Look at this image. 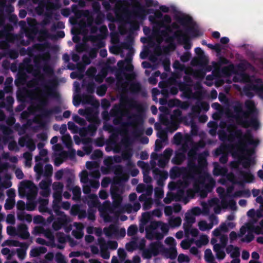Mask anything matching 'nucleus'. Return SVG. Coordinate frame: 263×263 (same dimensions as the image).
<instances>
[{
    "label": "nucleus",
    "instance_id": "nucleus-39",
    "mask_svg": "<svg viewBox=\"0 0 263 263\" xmlns=\"http://www.w3.org/2000/svg\"><path fill=\"white\" fill-rule=\"evenodd\" d=\"M73 194L72 199L74 200H79L80 199L81 195V190L79 186H75L71 189Z\"/></svg>",
    "mask_w": 263,
    "mask_h": 263
},
{
    "label": "nucleus",
    "instance_id": "nucleus-50",
    "mask_svg": "<svg viewBox=\"0 0 263 263\" xmlns=\"http://www.w3.org/2000/svg\"><path fill=\"white\" fill-rule=\"evenodd\" d=\"M152 218V215L149 212H144L142 215L141 222L143 224H147Z\"/></svg>",
    "mask_w": 263,
    "mask_h": 263
},
{
    "label": "nucleus",
    "instance_id": "nucleus-30",
    "mask_svg": "<svg viewBox=\"0 0 263 263\" xmlns=\"http://www.w3.org/2000/svg\"><path fill=\"white\" fill-rule=\"evenodd\" d=\"M104 233L107 237H110L112 234H116L118 232L117 227L114 224H110L108 227L104 228Z\"/></svg>",
    "mask_w": 263,
    "mask_h": 263
},
{
    "label": "nucleus",
    "instance_id": "nucleus-14",
    "mask_svg": "<svg viewBox=\"0 0 263 263\" xmlns=\"http://www.w3.org/2000/svg\"><path fill=\"white\" fill-rule=\"evenodd\" d=\"M187 155L189 157L187 166L190 171L194 174L199 173V167L197 166V165L196 164L194 161L196 156V152L193 150H191L189 152Z\"/></svg>",
    "mask_w": 263,
    "mask_h": 263
},
{
    "label": "nucleus",
    "instance_id": "nucleus-23",
    "mask_svg": "<svg viewBox=\"0 0 263 263\" xmlns=\"http://www.w3.org/2000/svg\"><path fill=\"white\" fill-rule=\"evenodd\" d=\"M236 66L233 64H231L228 66H224L221 69V72L225 76H230L231 74H235L236 73Z\"/></svg>",
    "mask_w": 263,
    "mask_h": 263
},
{
    "label": "nucleus",
    "instance_id": "nucleus-9",
    "mask_svg": "<svg viewBox=\"0 0 263 263\" xmlns=\"http://www.w3.org/2000/svg\"><path fill=\"white\" fill-rule=\"evenodd\" d=\"M160 241L151 242L147 248L141 249L142 257L145 259H150L160 254Z\"/></svg>",
    "mask_w": 263,
    "mask_h": 263
},
{
    "label": "nucleus",
    "instance_id": "nucleus-19",
    "mask_svg": "<svg viewBox=\"0 0 263 263\" xmlns=\"http://www.w3.org/2000/svg\"><path fill=\"white\" fill-rule=\"evenodd\" d=\"M17 235L22 239H27L29 238L30 234L28 231V227L26 224L21 223L18 225Z\"/></svg>",
    "mask_w": 263,
    "mask_h": 263
},
{
    "label": "nucleus",
    "instance_id": "nucleus-17",
    "mask_svg": "<svg viewBox=\"0 0 263 263\" xmlns=\"http://www.w3.org/2000/svg\"><path fill=\"white\" fill-rule=\"evenodd\" d=\"M185 150L179 149L176 151L174 157L172 159V163L176 165H180L186 158Z\"/></svg>",
    "mask_w": 263,
    "mask_h": 263
},
{
    "label": "nucleus",
    "instance_id": "nucleus-51",
    "mask_svg": "<svg viewBox=\"0 0 263 263\" xmlns=\"http://www.w3.org/2000/svg\"><path fill=\"white\" fill-rule=\"evenodd\" d=\"M1 252L3 255L7 256V258L8 259H11L15 254V252L14 251H11L8 248H3Z\"/></svg>",
    "mask_w": 263,
    "mask_h": 263
},
{
    "label": "nucleus",
    "instance_id": "nucleus-35",
    "mask_svg": "<svg viewBox=\"0 0 263 263\" xmlns=\"http://www.w3.org/2000/svg\"><path fill=\"white\" fill-rule=\"evenodd\" d=\"M191 225H183L185 233L186 234L190 233L193 237H197L199 234V231L196 228H191Z\"/></svg>",
    "mask_w": 263,
    "mask_h": 263
},
{
    "label": "nucleus",
    "instance_id": "nucleus-56",
    "mask_svg": "<svg viewBox=\"0 0 263 263\" xmlns=\"http://www.w3.org/2000/svg\"><path fill=\"white\" fill-rule=\"evenodd\" d=\"M118 255L121 261L124 262L126 261L127 254L124 249L119 248L118 250Z\"/></svg>",
    "mask_w": 263,
    "mask_h": 263
},
{
    "label": "nucleus",
    "instance_id": "nucleus-60",
    "mask_svg": "<svg viewBox=\"0 0 263 263\" xmlns=\"http://www.w3.org/2000/svg\"><path fill=\"white\" fill-rule=\"evenodd\" d=\"M105 129L108 130L110 133H112V135L115 136H117L121 132V130L119 129L115 128L111 125H108L105 128Z\"/></svg>",
    "mask_w": 263,
    "mask_h": 263
},
{
    "label": "nucleus",
    "instance_id": "nucleus-63",
    "mask_svg": "<svg viewBox=\"0 0 263 263\" xmlns=\"http://www.w3.org/2000/svg\"><path fill=\"white\" fill-rule=\"evenodd\" d=\"M104 15L102 12L97 13V16L95 20V23L96 25H100L104 22Z\"/></svg>",
    "mask_w": 263,
    "mask_h": 263
},
{
    "label": "nucleus",
    "instance_id": "nucleus-18",
    "mask_svg": "<svg viewBox=\"0 0 263 263\" xmlns=\"http://www.w3.org/2000/svg\"><path fill=\"white\" fill-rule=\"evenodd\" d=\"M41 112L40 116L42 118H48L53 114H59L61 112L62 109L60 106H55L51 109H47L45 108H40Z\"/></svg>",
    "mask_w": 263,
    "mask_h": 263
},
{
    "label": "nucleus",
    "instance_id": "nucleus-58",
    "mask_svg": "<svg viewBox=\"0 0 263 263\" xmlns=\"http://www.w3.org/2000/svg\"><path fill=\"white\" fill-rule=\"evenodd\" d=\"M170 224L173 227H178L181 224V219L179 217H176L175 218L171 219L169 221Z\"/></svg>",
    "mask_w": 263,
    "mask_h": 263
},
{
    "label": "nucleus",
    "instance_id": "nucleus-47",
    "mask_svg": "<svg viewBox=\"0 0 263 263\" xmlns=\"http://www.w3.org/2000/svg\"><path fill=\"white\" fill-rule=\"evenodd\" d=\"M74 177L72 176H69L66 180V189L71 191V189H73L74 186Z\"/></svg>",
    "mask_w": 263,
    "mask_h": 263
},
{
    "label": "nucleus",
    "instance_id": "nucleus-62",
    "mask_svg": "<svg viewBox=\"0 0 263 263\" xmlns=\"http://www.w3.org/2000/svg\"><path fill=\"white\" fill-rule=\"evenodd\" d=\"M50 182L46 180H42L39 183L40 187L46 191H50L49 186Z\"/></svg>",
    "mask_w": 263,
    "mask_h": 263
},
{
    "label": "nucleus",
    "instance_id": "nucleus-32",
    "mask_svg": "<svg viewBox=\"0 0 263 263\" xmlns=\"http://www.w3.org/2000/svg\"><path fill=\"white\" fill-rule=\"evenodd\" d=\"M178 22L183 26L190 25L193 22L192 18L189 15H184L179 17L177 19Z\"/></svg>",
    "mask_w": 263,
    "mask_h": 263
},
{
    "label": "nucleus",
    "instance_id": "nucleus-34",
    "mask_svg": "<svg viewBox=\"0 0 263 263\" xmlns=\"http://www.w3.org/2000/svg\"><path fill=\"white\" fill-rule=\"evenodd\" d=\"M99 242L101 244V256L104 259H108L109 258L110 255L108 251L106 250V249H104L103 247V243L105 244V240L103 238H100L99 239Z\"/></svg>",
    "mask_w": 263,
    "mask_h": 263
},
{
    "label": "nucleus",
    "instance_id": "nucleus-4",
    "mask_svg": "<svg viewBox=\"0 0 263 263\" xmlns=\"http://www.w3.org/2000/svg\"><path fill=\"white\" fill-rule=\"evenodd\" d=\"M234 110L235 112L238 115L237 118L238 124L245 128L251 127L255 129H258L260 124L257 118H251L249 120H248V112L243 111L241 104L235 106Z\"/></svg>",
    "mask_w": 263,
    "mask_h": 263
},
{
    "label": "nucleus",
    "instance_id": "nucleus-29",
    "mask_svg": "<svg viewBox=\"0 0 263 263\" xmlns=\"http://www.w3.org/2000/svg\"><path fill=\"white\" fill-rule=\"evenodd\" d=\"M227 179L234 184H238L240 186H244V181H240L237 179L235 175L232 172L228 173L227 175Z\"/></svg>",
    "mask_w": 263,
    "mask_h": 263
},
{
    "label": "nucleus",
    "instance_id": "nucleus-41",
    "mask_svg": "<svg viewBox=\"0 0 263 263\" xmlns=\"http://www.w3.org/2000/svg\"><path fill=\"white\" fill-rule=\"evenodd\" d=\"M181 169L177 166H174L170 171V176L172 178H175L180 176Z\"/></svg>",
    "mask_w": 263,
    "mask_h": 263
},
{
    "label": "nucleus",
    "instance_id": "nucleus-31",
    "mask_svg": "<svg viewBox=\"0 0 263 263\" xmlns=\"http://www.w3.org/2000/svg\"><path fill=\"white\" fill-rule=\"evenodd\" d=\"M142 87L140 83L133 82L129 86V90L132 93L138 94L141 90Z\"/></svg>",
    "mask_w": 263,
    "mask_h": 263
},
{
    "label": "nucleus",
    "instance_id": "nucleus-5",
    "mask_svg": "<svg viewBox=\"0 0 263 263\" xmlns=\"http://www.w3.org/2000/svg\"><path fill=\"white\" fill-rule=\"evenodd\" d=\"M40 80L43 82L42 85L46 88V89H44L41 93V97L42 98L38 99V106L41 108H45L48 104V98L49 97H56L57 92L55 91V89L53 86V81L49 80L47 81V84L44 83V78L42 76L40 78Z\"/></svg>",
    "mask_w": 263,
    "mask_h": 263
},
{
    "label": "nucleus",
    "instance_id": "nucleus-20",
    "mask_svg": "<svg viewBox=\"0 0 263 263\" xmlns=\"http://www.w3.org/2000/svg\"><path fill=\"white\" fill-rule=\"evenodd\" d=\"M179 44L184 45V48L185 50H189L192 46V43L191 42L190 39L186 33H183L182 32L180 34V36L177 38Z\"/></svg>",
    "mask_w": 263,
    "mask_h": 263
},
{
    "label": "nucleus",
    "instance_id": "nucleus-44",
    "mask_svg": "<svg viewBox=\"0 0 263 263\" xmlns=\"http://www.w3.org/2000/svg\"><path fill=\"white\" fill-rule=\"evenodd\" d=\"M125 62L123 61H119L117 65L119 67L120 69H123L124 68L125 70L128 71H132L133 70L134 66L131 64H128L125 67H124Z\"/></svg>",
    "mask_w": 263,
    "mask_h": 263
},
{
    "label": "nucleus",
    "instance_id": "nucleus-52",
    "mask_svg": "<svg viewBox=\"0 0 263 263\" xmlns=\"http://www.w3.org/2000/svg\"><path fill=\"white\" fill-rule=\"evenodd\" d=\"M52 209L53 211L54 212V213L57 216L65 214V213L64 212L61 211L60 210L61 206H60L59 204H58V203H57L55 201L53 202Z\"/></svg>",
    "mask_w": 263,
    "mask_h": 263
},
{
    "label": "nucleus",
    "instance_id": "nucleus-45",
    "mask_svg": "<svg viewBox=\"0 0 263 263\" xmlns=\"http://www.w3.org/2000/svg\"><path fill=\"white\" fill-rule=\"evenodd\" d=\"M62 141L67 148L72 146V140L69 134H65L62 137Z\"/></svg>",
    "mask_w": 263,
    "mask_h": 263
},
{
    "label": "nucleus",
    "instance_id": "nucleus-59",
    "mask_svg": "<svg viewBox=\"0 0 263 263\" xmlns=\"http://www.w3.org/2000/svg\"><path fill=\"white\" fill-rule=\"evenodd\" d=\"M126 249L129 252H132L137 247V242L135 241H131L126 244Z\"/></svg>",
    "mask_w": 263,
    "mask_h": 263
},
{
    "label": "nucleus",
    "instance_id": "nucleus-22",
    "mask_svg": "<svg viewBox=\"0 0 263 263\" xmlns=\"http://www.w3.org/2000/svg\"><path fill=\"white\" fill-rule=\"evenodd\" d=\"M239 179L240 181H243L245 182L250 183L253 182L254 179L253 175L250 172H246L245 171H240Z\"/></svg>",
    "mask_w": 263,
    "mask_h": 263
},
{
    "label": "nucleus",
    "instance_id": "nucleus-12",
    "mask_svg": "<svg viewBox=\"0 0 263 263\" xmlns=\"http://www.w3.org/2000/svg\"><path fill=\"white\" fill-rule=\"evenodd\" d=\"M160 254L164 258L170 259L172 260H175L178 255L177 248L175 246L165 248L162 242H160Z\"/></svg>",
    "mask_w": 263,
    "mask_h": 263
},
{
    "label": "nucleus",
    "instance_id": "nucleus-3",
    "mask_svg": "<svg viewBox=\"0 0 263 263\" xmlns=\"http://www.w3.org/2000/svg\"><path fill=\"white\" fill-rule=\"evenodd\" d=\"M171 22V17L169 15L166 14L164 16L162 20L157 21L156 26L159 28H164V29L161 30L159 31L160 35L165 38V42L166 43H170L171 45H173L175 48V45L173 44L174 41L175 39H177V37L180 36V34L182 33V31L178 30L174 32L173 35L170 36L169 33L173 32L172 26L170 25Z\"/></svg>",
    "mask_w": 263,
    "mask_h": 263
},
{
    "label": "nucleus",
    "instance_id": "nucleus-48",
    "mask_svg": "<svg viewBox=\"0 0 263 263\" xmlns=\"http://www.w3.org/2000/svg\"><path fill=\"white\" fill-rule=\"evenodd\" d=\"M123 160H127L132 159L133 156V152L131 149H126L121 153Z\"/></svg>",
    "mask_w": 263,
    "mask_h": 263
},
{
    "label": "nucleus",
    "instance_id": "nucleus-54",
    "mask_svg": "<svg viewBox=\"0 0 263 263\" xmlns=\"http://www.w3.org/2000/svg\"><path fill=\"white\" fill-rule=\"evenodd\" d=\"M110 193L112 198L114 199L116 198H120L121 199V197L119 194V188L117 186H111L110 189Z\"/></svg>",
    "mask_w": 263,
    "mask_h": 263
},
{
    "label": "nucleus",
    "instance_id": "nucleus-24",
    "mask_svg": "<svg viewBox=\"0 0 263 263\" xmlns=\"http://www.w3.org/2000/svg\"><path fill=\"white\" fill-rule=\"evenodd\" d=\"M123 108L119 104H115L109 111L110 117H117L120 115H124Z\"/></svg>",
    "mask_w": 263,
    "mask_h": 263
},
{
    "label": "nucleus",
    "instance_id": "nucleus-37",
    "mask_svg": "<svg viewBox=\"0 0 263 263\" xmlns=\"http://www.w3.org/2000/svg\"><path fill=\"white\" fill-rule=\"evenodd\" d=\"M254 238V236L251 230V228L248 227V231L247 234L245 237L241 238L240 241L241 242L250 243Z\"/></svg>",
    "mask_w": 263,
    "mask_h": 263
},
{
    "label": "nucleus",
    "instance_id": "nucleus-61",
    "mask_svg": "<svg viewBox=\"0 0 263 263\" xmlns=\"http://www.w3.org/2000/svg\"><path fill=\"white\" fill-rule=\"evenodd\" d=\"M173 153V151L171 148H166L161 156L165 158L166 159L170 160Z\"/></svg>",
    "mask_w": 263,
    "mask_h": 263
},
{
    "label": "nucleus",
    "instance_id": "nucleus-40",
    "mask_svg": "<svg viewBox=\"0 0 263 263\" xmlns=\"http://www.w3.org/2000/svg\"><path fill=\"white\" fill-rule=\"evenodd\" d=\"M209 241V238L207 235H202L200 236L199 239L196 241V244L197 246L201 247L207 245Z\"/></svg>",
    "mask_w": 263,
    "mask_h": 263
},
{
    "label": "nucleus",
    "instance_id": "nucleus-27",
    "mask_svg": "<svg viewBox=\"0 0 263 263\" xmlns=\"http://www.w3.org/2000/svg\"><path fill=\"white\" fill-rule=\"evenodd\" d=\"M195 52L199 57V63L202 65H206L208 64V61L204 56V52L200 47H196L195 49Z\"/></svg>",
    "mask_w": 263,
    "mask_h": 263
},
{
    "label": "nucleus",
    "instance_id": "nucleus-26",
    "mask_svg": "<svg viewBox=\"0 0 263 263\" xmlns=\"http://www.w3.org/2000/svg\"><path fill=\"white\" fill-rule=\"evenodd\" d=\"M86 200L87 204L89 209L90 208L97 207L99 203L98 197L95 194H90Z\"/></svg>",
    "mask_w": 263,
    "mask_h": 263
},
{
    "label": "nucleus",
    "instance_id": "nucleus-53",
    "mask_svg": "<svg viewBox=\"0 0 263 263\" xmlns=\"http://www.w3.org/2000/svg\"><path fill=\"white\" fill-rule=\"evenodd\" d=\"M15 205L14 199H7L4 205V208L6 210H10L13 208Z\"/></svg>",
    "mask_w": 263,
    "mask_h": 263
},
{
    "label": "nucleus",
    "instance_id": "nucleus-49",
    "mask_svg": "<svg viewBox=\"0 0 263 263\" xmlns=\"http://www.w3.org/2000/svg\"><path fill=\"white\" fill-rule=\"evenodd\" d=\"M186 31L192 35L193 37H197L200 35V32L197 28L194 27H190L186 28Z\"/></svg>",
    "mask_w": 263,
    "mask_h": 263
},
{
    "label": "nucleus",
    "instance_id": "nucleus-8",
    "mask_svg": "<svg viewBox=\"0 0 263 263\" xmlns=\"http://www.w3.org/2000/svg\"><path fill=\"white\" fill-rule=\"evenodd\" d=\"M253 91L259 95H263V84L261 79H257L255 83H249L243 88L244 93L250 98L254 96Z\"/></svg>",
    "mask_w": 263,
    "mask_h": 263
},
{
    "label": "nucleus",
    "instance_id": "nucleus-7",
    "mask_svg": "<svg viewBox=\"0 0 263 263\" xmlns=\"http://www.w3.org/2000/svg\"><path fill=\"white\" fill-rule=\"evenodd\" d=\"M251 66V64L246 60L239 63L236 65V73L233 77L234 82L248 83L251 79L250 76L245 71Z\"/></svg>",
    "mask_w": 263,
    "mask_h": 263
},
{
    "label": "nucleus",
    "instance_id": "nucleus-6",
    "mask_svg": "<svg viewBox=\"0 0 263 263\" xmlns=\"http://www.w3.org/2000/svg\"><path fill=\"white\" fill-rule=\"evenodd\" d=\"M234 130L229 131L230 134L228 136V140L233 141L235 139L238 140V143L240 146H244L246 144L248 143L252 144L253 143V136L250 131L243 134L241 129H237L235 125H231Z\"/></svg>",
    "mask_w": 263,
    "mask_h": 263
},
{
    "label": "nucleus",
    "instance_id": "nucleus-43",
    "mask_svg": "<svg viewBox=\"0 0 263 263\" xmlns=\"http://www.w3.org/2000/svg\"><path fill=\"white\" fill-rule=\"evenodd\" d=\"M251 196V193L249 189H245L243 190H239L236 191L234 193L235 197H249Z\"/></svg>",
    "mask_w": 263,
    "mask_h": 263
},
{
    "label": "nucleus",
    "instance_id": "nucleus-33",
    "mask_svg": "<svg viewBox=\"0 0 263 263\" xmlns=\"http://www.w3.org/2000/svg\"><path fill=\"white\" fill-rule=\"evenodd\" d=\"M245 107L247 109L248 111L246 112H248V117L249 115L252 114L255 109V106L254 102L252 100H247L245 103Z\"/></svg>",
    "mask_w": 263,
    "mask_h": 263
},
{
    "label": "nucleus",
    "instance_id": "nucleus-57",
    "mask_svg": "<svg viewBox=\"0 0 263 263\" xmlns=\"http://www.w3.org/2000/svg\"><path fill=\"white\" fill-rule=\"evenodd\" d=\"M107 90V87L105 85H101L97 88V94L101 97L105 95Z\"/></svg>",
    "mask_w": 263,
    "mask_h": 263
},
{
    "label": "nucleus",
    "instance_id": "nucleus-16",
    "mask_svg": "<svg viewBox=\"0 0 263 263\" xmlns=\"http://www.w3.org/2000/svg\"><path fill=\"white\" fill-rule=\"evenodd\" d=\"M39 32L40 36L44 38L57 39L58 38H63L65 36L64 32L61 30L57 31L56 34H50L46 29H41Z\"/></svg>",
    "mask_w": 263,
    "mask_h": 263
},
{
    "label": "nucleus",
    "instance_id": "nucleus-64",
    "mask_svg": "<svg viewBox=\"0 0 263 263\" xmlns=\"http://www.w3.org/2000/svg\"><path fill=\"white\" fill-rule=\"evenodd\" d=\"M183 140L182 135L181 133H177L173 137L174 143L176 144H180Z\"/></svg>",
    "mask_w": 263,
    "mask_h": 263
},
{
    "label": "nucleus",
    "instance_id": "nucleus-21",
    "mask_svg": "<svg viewBox=\"0 0 263 263\" xmlns=\"http://www.w3.org/2000/svg\"><path fill=\"white\" fill-rule=\"evenodd\" d=\"M208 155L209 152L206 151L198 155L197 166L199 167V173L203 167L206 166L207 161L206 159V157Z\"/></svg>",
    "mask_w": 263,
    "mask_h": 263
},
{
    "label": "nucleus",
    "instance_id": "nucleus-38",
    "mask_svg": "<svg viewBox=\"0 0 263 263\" xmlns=\"http://www.w3.org/2000/svg\"><path fill=\"white\" fill-rule=\"evenodd\" d=\"M231 256L232 258L235 259H233L230 263H240V259L238 258L240 256V252L238 248H235L231 253Z\"/></svg>",
    "mask_w": 263,
    "mask_h": 263
},
{
    "label": "nucleus",
    "instance_id": "nucleus-28",
    "mask_svg": "<svg viewBox=\"0 0 263 263\" xmlns=\"http://www.w3.org/2000/svg\"><path fill=\"white\" fill-rule=\"evenodd\" d=\"M48 203V200L46 199H42L40 201V205L39 206V211L41 213H51V209H49L47 207V204Z\"/></svg>",
    "mask_w": 263,
    "mask_h": 263
},
{
    "label": "nucleus",
    "instance_id": "nucleus-1",
    "mask_svg": "<svg viewBox=\"0 0 263 263\" xmlns=\"http://www.w3.org/2000/svg\"><path fill=\"white\" fill-rule=\"evenodd\" d=\"M18 193L21 198L26 197L27 199L26 209L29 211H33L36 206L34 200L37 194V188L34 183L30 180L21 182Z\"/></svg>",
    "mask_w": 263,
    "mask_h": 263
},
{
    "label": "nucleus",
    "instance_id": "nucleus-13",
    "mask_svg": "<svg viewBox=\"0 0 263 263\" xmlns=\"http://www.w3.org/2000/svg\"><path fill=\"white\" fill-rule=\"evenodd\" d=\"M58 216L53 221L52 225L53 229L56 231L61 230L62 228L66 227L70 222L69 217L65 214Z\"/></svg>",
    "mask_w": 263,
    "mask_h": 263
},
{
    "label": "nucleus",
    "instance_id": "nucleus-15",
    "mask_svg": "<svg viewBox=\"0 0 263 263\" xmlns=\"http://www.w3.org/2000/svg\"><path fill=\"white\" fill-rule=\"evenodd\" d=\"M136 13L139 16L141 15H145L147 13H154L156 18H162L163 19V17L164 16L163 15V14L162 12L159 10H155L153 9H149L147 10H146L143 7L140 6L138 9H137Z\"/></svg>",
    "mask_w": 263,
    "mask_h": 263
},
{
    "label": "nucleus",
    "instance_id": "nucleus-11",
    "mask_svg": "<svg viewBox=\"0 0 263 263\" xmlns=\"http://www.w3.org/2000/svg\"><path fill=\"white\" fill-rule=\"evenodd\" d=\"M119 101L120 103L119 105H121L122 108H124L126 106H128L130 108L136 109L138 112H142L143 111V106L141 104H139L137 101L129 98L126 95H121L120 96Z\"/></svg>",
    "mask_w": 263,
    "mask_h": 263
},
{
    "label": "nucleus",
    "instance_id": "nucleus-2",
    "mask_svg": "<svg viewBox=\"0 0 263 263\" xmlns=\"http://www.w3.org/2000/svg\"><path fill=\"white\" fill-rule=\"evenodd\" d=\"M124 116L125 115L114 117L113 124L115 125L121 124L123 127L133 126L134 127L133 133L136 135H140L143 133V119L141 114H134L132 116L127 117L128 121L127 122H122Z\"/></svg>",
    "mask_w": 263,
    "mask_h": 263
},
{
    "label": "nucleus",
    "instance_id": "nucleus-25",
    "mask_svg": "<svg viewBox=\"0 0 263 263\" xmlns=\"http://www.w3.org/2000/svg\"><path fill=\"white\" fill-rule=\"evenodd\" d=\"M224 248L221 247L220 244H215L213 246V250L216 253V257L219 259H222L226 256Z\"/></svg>",
    "mask_w": 263,
    "mask_h": 263
},
{
    "label": "nucleus",
    "instance_id": "nucleus-10",
    "mask_svg": "<svg viewBox=\"0 0 263 263\" xmlns=\"http://www.w3.org/2000/svg\"><path fill=\"white\" fill-rule=\"evenodd\" d=\"M104 164L109 170L118 176L117 183H119L121 181H126L128 180V177L123 173V167L121 165H112L110 161L107 160L104 161Z\"/></svg>",
    "mask_w": 263,
    "mask_h": 263
},
{
    "label": "nucleus",
    "instance_id": "nucleus-42",
    "mask_svg": "<svg viewBox=\"0 0 263 263\" xmlns=\"http://www.w3.org/2000/svg\"><path fill=\"white\" fill-rule=\"evenodd\" d=\"M160 224V222L158 221H152L149 226H148L146 229L145 231L147 235L149 234V233L154 230L157 229Z\"/></svg>",
    "mask_w": 263,
    "mask_h": 263
},
{
    "label": "nucleus",
    "instance_id": "nucleus-46",
    "mask_svg": "<svg viewBox=\"0 0 263 263\" xmlns=\"http://www.w3.org/2000/svg\"><path fill=\"white\" fill-rule=\"evenodd\" d=\"M204 259L209 263H214V257L210 249H206L204 252Z\"/></svg>",
    "mask_w": 263,
    "mask_h": 263
},
{
    "label": "nucleus",
    "instance_id": "nucleus-55",
    "mask_svg": "<svg viewBox=\"0 0 263 263\" xmlns=\"http://www.w3.org/2000/svg\"><path fill=\"white\" fill-rule=\"evenodd\" d=\"M138 231V228L136 225H130L127 229V234L129 236L135 235Z\"/></svg>",
    "mask_w": 263,
    "mask_h": 263
},
{
    "label": "nucleus",
    "instance_id": "nucleus-36",
    "mask_svg": "<svg viewBox=\"0 0 263 263\" xmlns=\"http://www.w3.org/2000/svg\"><path fill=\"white\" fill-rule=\"evenodd\" d=\"M206 191L201 190L199 185L195 184L194 185V188L197 192H201V196L205 197L207 195V191L210 192L211 189V186L209 184H206L204 186Z\"/></svg>",
    "mask_w": 263,
    "mask_h": 263
}]
</instances>
